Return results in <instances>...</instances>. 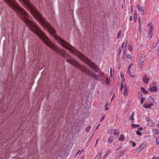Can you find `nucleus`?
<instances>
[{
    "mask_svg": "<svg viewBox=\"0 0 159 159\" xmlns=\"http://www.w3.org/2000/svg\"><path fill=\"white\" fill-rule=\"evenodd\" d=\"M152 132L155 134V135H157L159 134V129H152Z\"/></svg>",
    "mask_w": 159,
    "mask_h": 159,
    "instance_id": "nucleus-14",
    "label": "nucleus"
},
{
    "mask_svg": "<svg viewBox=\"0 0 159 159\" xmlns=\"http://www.w3.org/2000/svg\"><path fill=\"white\" fill-rule=\"evenodd\" d=\"M124 86L122 84V83L121 84V86H120V90L121 91L122 90V89L124 88Z\"/></svg>",
    "mask_w": 159,
    "mask_h": 159,
    "instance_id": "nucleus-40",
    "label": "nucleus"
},
{
    "mask_svg": "<svg viewBox=\"0 0 159 159\" xmlns=\"http://www.w3.org/2000/svg\"><path fill=\"white\" fill-rule=\"evenodd\" d=\"M113 98L111 99V100H112Z\"/></svg>",
    "mask_w": 159,
    "mask_h": 159,
    "instance_id": "nucleus-63",
    "label": "nucleus"
},
{
    "mask_svg": "<svg viewBox=\"0 0 159 159\" xmlns=\"http://www.w3.org/2000/svg\"><path fill=\"white\" fill-rule=\"evenodd\" d=\"M143 81L145 84H147L148 83V81L149 79L147 77L146 75H143Z\"/></svg>",
    "mask_w": 159,
    "mask_h": 159,
    "instance_id": "nucleus-8",
    "label": "nucleus"
},
{
    "mask_svg": "<svg viewBox=\"0 0 159 159\" xmlns=\"http://www.w3.org/2000/svg\"><path fill=\"white\" fill-rule=\"evenodd\" d=\"M130 75L131 76H132V77H134V76H134V75H131L130 74Z\"/></svg>",
    "mask_w": 159,
    "mask_h": 159,
    "instance_id": "nucleus-60",
    "label": "nucleus"
},
{
    "mask_svg": "<svg viewBox=\"0 0 159 159\" xmlns=\"http://www.w3.org/2000/svg\"><path fill=\"white\" fill-rule=\"evenodd\" d=\"M141 91L143 93H144L146 94L148 93V92L147 90H146L143 87L141 88Z\"/></svg>",
    "mask_w": 159,
    "mask_h": 159,
    "instance_id": "nucleus-18",
    "label": "nucleus"
},
{
    "mask_svg": "<svg viewBox=\"0 0 159 159\" xmlns=\"http://www.w3.org/2000/svg\"><path fill=\"white\" fill-rule=\"evenodd\" d=\"M40 39H42L44 43L52 49L57 52L59 55L63 57L66 59V61L67 62L76 67L79 70L82 65L75 61L71 59L70 55L66 53V51L64 49H59L52 43L49 38L47 37L45 34L40 30Z\"/></svg>",
    "mask_w": 159,
    "mask_h": 159,
    "instance_id": "nucleus-1",
    "label": "nucleus"
},
{
    "mask_svg": "<svg viewBox=\"0 0 159 159\" xmlns=\"http://www.w3.org/2000/svg\"><path fill=\"white\" fill-rule=\"evenodd\" d=\"M110 74L111 77H112V68H111L110 69Z\"/></svg>",
    "mask_w": 159,
    "mask_h": 159,
    "instance_id": "nucleus-48",
    "label": "nucleus"
},
{
    "mask_svg": "<svg viewBox=\"0 0 159 159\" xmlns=\"http://www.w3.org/2000/svg\"><path fill=\"white\" fill-rule=\"evenodd\" d=\"M148 100L150 103H152L154 102L153 97L152 96H149L148 98Z\"/></svg>",
    "mask_w": 159,
    "mask_h": 159,
    "instance_id": "nucleus-20",
    "label": "nucleus"
},
{
    "mask_svg": "<svg viewBox=\"0 0 159 159\" xmlns=\"http://www.w3.org/2000/svg\"><path fill=\"white\" fill-rule=\"evenodd\" d=\"M105 115H104L101 118V119H100V120L99 121V122L101 123V122H102V120H103V119H104L105 117Z\"/></svg>",
    "mask_w": 159,
    "mask_h": 159,
    "instance_id": "nucleus-35",
    "label": "nucleus"
},
{
    "mask_svg": "<svg viewBox=\"0 0 159 159\" xmlns=\"http://www.w3.org/2000/svg\"><path fill=\"white\" fill-rule=\"evenodd\" d=\"M130 21H132V16H131L130 17Z\"/></svg>",
    "mask_w": 159,
    "mask_h": 159,
    "instance_id": "nucleus-55",
    "label": "nucleus"
},
{
    "mask_svg": "<svg viewBox=\"0 0 159 159\" xmlns=\"http://www.w3.org/2000/svg\"><path fill=\"white\" fill-rule=\"evenodd\" d=\"M146 146L145 144H142L141 146V147L142 148H144Z\"/></svg>",
    "mask_w": 159,
    "mask_h": 159,
    "instance_id": "nucleus-41",
    "label": "nucleus"
},
{
    "mask_svg": "<svg viewBox=\"0 0 159 159\" xmlns=\"http://www.w3.org/2000/svg\"><path fill=\"white\" fill-rule=\"evenodd\" d=\"M133 63H131L129 66L127 70V73L129 75H130L131 74V72L129 71L130 70V68L133 66Z\"/></svg>",
    "mask_w": 159,
    "mask_h": 159,
    "instance_id": "nucleus-13",
    "label": "nucleus"
},
{
    "mask_svg": "<svg viewBox=\"0 0 159 159\" xmlns=\"http://www.w3.org/2000/svg\"><path fill=\"white\" fill-rule=\"evenodd\" d=\"M151 159H153V158Z\"/></svg>",
    "mask_w": 159,
    "mask_h": 159,
    "instance_id": "nucleus-64",
    "label": "nucleus"
},
{
    "mask_svg": "<svg viewBox=\"0 0 159 159\" xmlns=\"http://www.w3.org/2000/svg\"><path fill=\"white\" fill-rule=\"evenodd\" d=\"M56 39L58 43L60 44L66 49L72 51L82 60L88 64L90 68H92L95 72H98V71L99 69V67L97 66L94 63L92 62L88 58L84 56L74 47L58 37H56Z\"/></svg>",
    "mask_w": 159,
    "mask_h": 159,
    "instance_id": "nucleus-2",
    "label": "nucleus"
},
{
    "mask_svg": "<svg viewBox=\"0 0 159 159\" xmlns=\"http://www.w3.org/2000/svg\"><path fill=\"white\" fill-rule=\"evenodd\" d=\"M125 89L124 90V95L126 96L128 93V88L126 85H125Z\"/></svg>",
    "mask_w": 159,
    "mask_h": 159,
    "instance_id": "nucleus-11",
    "label": "nucleus"
},
{
    "mask_svg": "<svg viewBox=\"0 0 159 159\" xmlns=\"http://www.w3.org/2000/svg\"><path fill=\"white\" fill-rule=\"evenodd\" d=\"M108 103L107 102V103L105 106V111H107V110L109 108L108 107H107L108 106Z\"/></svg>",
    "mask_w": 159,
    "mask_h": 159,
    "instance_id": "nucleus-33",
    "label": "nucleus"
},
{
    "mask_svg": "<svg viewBox=\"0 0 159 159\" xmlns=\"http://www.w3.org/2000/svg\"><path fill=\"white\" fill-rule=\"evenodd\" d=\"M121 148V147H119L118 148H117L116 149V150L117 151L120 148Z\"/></svg>",
    "mask_w": 159,
    "mask_h": 159,
    "instance_id": "nucleus-57",
    "label": "nucleus"
},
{
    "mask_svg": "<svg viewBox=\"0 0 159 159\" xmlns=\"http://www.w3.org/2000/svg\"><path fill=\"white\" fill-rule=\"evenodd\" d=\"M138 94L139 98H141L142 97H143L141 91H139L138 92Z\"/></svg>",
    "mask_w": 159,
    "mask_h": 159,
    "instance_id": "nucleus-28",
    "label": "nucleus"
},
{
    "mask_svg": "<svg viewBox=\"0 0 159 159\" xmlns=\"http://www.w3.org/2000/svg\"><path fill=\"white\" fill-rule=\"evenodd\" d=\"M136 134L138 135H139L141 136L142 135V134L141 133V132L138 130H137L136 131Z\"/></svg>",
    "mask_w": 159,
    "mask_h": 159,
    "instance_id": "nucleus-36",
    "label": "nucleus"
},
{
    "mask_svg": "<svg viewBox=\"0 0 159 159\" xmlns=\"http://www.w3.org/2000/svg\"><path fill=\"white\" fill-rule=\"evenodd\" d=\"M40 25H42L43 27L47 29L48 31L51 34H54L55 33V31L52 27L51 25L45 19H43L40 15Z\"/></svg>",
    "mask_w": 159,
    "mask_h": 159,
    "instance_id": "nucleus-3",
    "label": "nucleus"
},
{
    "mask_svg": "<svg viewBox=\"0 0 159 159\" xmlns=\"http://www.w3.org/2000/svg\"><path fill=\"white\" fill-rule=\"evenodd\" d=\"M80 68V70L82 72H84L86 74L88 75L89 76L93 77L97 80H99V77L95 73L87 70L82 66H81Z\"/></svg>",
    "mask_w": 159,
    "mask_h": 159,
    "instance_id": "nucleus-4",
    "label": "nucleus"
},
{
    "mask_svg": "<svg viewBox=\"0 0 159 159\" xmlns=\"http://www.w3.org/2000/svg\"><path fill=\"white\" fill-rule=\"evenodd\" d=\"M143 107L147 109L149 108L150 109V106L148 103H144L143 105Z\"/></svg>",
    "mask_w": 159,
    "mask_h": 159,
    "instance_id": "nucleus-19",
    "label": "nucleus"
},
{
    "mask_svg": "<svg viewBox=\"0 0 159 159\" xmlns=\"http://www.w3.org/2000/svg\"><path fill=\"white\" fill-rule=\"evenodd\" d=\"M146 56L143 54L141 55L139 60V65L140 68H142L143 66V63L146 60Z\"/></svg>",
    "mask_w": 159,
    "mask_h": 159,
    "instance_id": "nucleus-5",
    "label": "nucleus"
},
{
    "mask_svg": "<svg viewBox=\"0 0 159 159\" xmlns=\"http://www.w3.org/2000/svg\"><path fill=\"white\" fill-rule=\"evenodd\" d=\"M143 148H142L141 147H139L138 149V150L139 151V152H140Z\"/></svg>",
    "mask_w": 159,
    "mask_h": 159,
    "instance_id": "nucleus-43",
    "label": "nucleus"
},
{
    "mask_svg": "<svg viewBox=\"0 0 159 159\" xmlns=\"http://www.w3.org/2000/svg\"><path fill=\"white\" fill-rule=\"evenodd\" d=\"M114 138L113 136H111L108 139V142L110 143H111L113 142V140L114 139Z\"/></svg>",
    "mask_w": 159,
    "mask_h": 159,
    "instance_id": "nucleus-17",
    "label": "nucleus"
},
{
    "mask_svg": "<svg viewBox=\"0 0 159 159\" xmlns=\"http://www.w3.org/2000/svg\"><path fill=\"white\" fill-rule=\"evenodd\" d=\"M99 125H98V126H97V127H96V128L95 130H96V129H98V126H99Z\"/></svg>",
    "mask_w": 159,
    "mask_h": 159,
    "instance_id": "nucleus-54",
    "label": "nucleus"
},
{
    "mask_svg": "<svg viewBox=\"0 0 159 159\" xmlns=\"http://www.w3.org/2000/svg\"><path fill=\"white\" fill-rule=\"evenodd\" d=\"M151 23H149V24H148V27H149V26H151L152 25H151Z\"/></svg>",
    "mask_w": 159,
    "mask_h": 159,
    "instance_id": "nucleus-52",
    "label": "nucleus"
},
{
    "mask_svg": "<svg viewBox=\"0 0 159 159\" xmlns=\"http://www.w3.org/2000/svg\"><path fill=\"white\" fill-rule=\"evenodd\" d=\"M145 120L148 122L150 120H151V119L149 117H147L145 118Z\"/></svg>",
    "mask_w": 159,
    "mask_h": 159,
    "instance_id": "nucleus-38",
    "label": "nucleus"
},
{
    "mask_svg": "<svg viewBox=\"0 0 159 159\" xmlns=\"http://www.w3.org/2000/svg\"><path fill=\"white\" fill-rule=\"evenodd\" d=\"M34 18H35L37 20H38L39 21V16L37 12L36 13V15L35 16H34Z\"/></svg>",
    "mask_w": 159,
    "mask_h": 159,
    "instance_id": "nucleus-21",
    "label": "nucleus"
},
{
    "mask_svg": "<svg viewBox=\"0 0 159 159\" xmlns=\"http://www.w3.org/2000/svg\"><path fill=\"white\" fill-rule=\"evenodd\" d=\"M126 57L128 59L131 60L132 59L131 55L129 54H126Z\"/></svg>",
    "mask_w": 159,
    "mask_h": 159,
    "instance_id": "nucleus-25",
    "label": "nucleus"
},
{
    "mask_svg": "<svg viewBox=\"0 0 159 159\" xmlns=\"http://www.w3.org/2000/svg\"><path fill=\"white\" fill-rule=\"evenodd\" d=\"M106 80V84H108L109 83V79L107 78V76L106 77V78H104Z\"/></svg>",
    "mask_w": 159,
    "mask_h": 159,
    "instance_id": "nucleus-34",
    "label": "nucleus"
},
{
    "mask_svg": "<svg viewBox=\"0 0 159 159\" xmlns=\"http://www.w3.org/2000/svg\"><path fill=\"white\" fill-rule=\"evenodd\" d=\"M120 76H121V78L122 79V81H125L124 76L122 73H120Z\"/></svg>",
    "mask_w": 159,
    "mask_h": 159,
    "instance_id": "nucleus-24",
    "label": "nucleus"
},
{
    "mask_svg": "<svg viewBox=\"0 0 159 159\" xmlns=\"http://www.w3.org/2000/svg\"><path fill=\"white\" fill-rule=\"evenodd\" d=\"M101 152H99L98 155L94 159H99L101 156Z\"/></svg>",
    "mask_w": 159,
    "mask_h": 159,
    "instance_id": "nucleus-27",
    "label": "nucleus"
},
{
    "mask_svg": "<svg viewBox=\"0 0 159 159\" xmlns=\"http://www.w3.org/2000/svg\"><path fill=\"white\" fill-rule=\"evenodd\" d=\"M124 43H122V46H121V48H123V45H124Z\"/></svg>",
    "mask_w": 159,
    "mask_h": 159,
    "instance_id": "nucleus-56",
    "label": "nucleus"
},
{
    "mask_svg": "<svg viewBox=\"0 0 159 159\" xmlns=\"http://www.w3.org/2000/svg\"><path fill=\"white\" fill-rule=\"evenodd\" d=\"M145 98L144 97H142L141 98V102L142 105L143 104V102L145 100Z\"/></svg>",
    "mask_w": 159,
    "mask_h": 159,
    "instance_id": "nucleus-29",
    "label": "nucleus"
},
{
    "mask_svg": "<svg viewBox=\"0 0 159 159\" xmlns=\"http://www.w3.org/2000/svg\"><path fill=\"white\" fill-rule=\"evenodd\" d=\"M157 126L158 128H159V123H158L157 125Z\"/></svg>",
    "mask_w": 159,
    "mask_h": 159,
    "instance_id": "nucleus-59",
    "label": "nucleus"
},
{
    "mask_svg": "<svg viewBox=\"0 0 159 159\" xmlns=\"http://www.w3.org/2000/svg\"><path fill=\"white\" fill-rule=\"evenodd\" d=\"M124 135L123 134H121L119 137L118 140L120 141H122L124 140Z\"/></svg>",
    "mask_w": 159,
    "mask_h": 159,
    "instance_id": "nucleus-16",
    "label": "nucleus"
},
{
    "mask_svg": "<svg viewBox=\"0 0 159 159\" xmlns=\"http://www.w3.org/2000/svg\"><path fill=\"white\" fill-rule=\"evenodd\" d=\"M120 34H121L120 32L118 33L117 34V39H118L119 38V37L120 35Z\"/></svg>",
    "mask_w": 159,
    "mask_h": 159,
    "instance_id": "nucleus-42",
    "label": "nucleus"
},
{
    "mask_svg": "<svg viewBox=\"0 0 159 159\" xmlns=\"http://www.w3.org/2000/svg\"><path fill=\"white\" fill-rule=\"evenodd\" d=\"M156 159H159V157H157L156 158Z\"/></svg>",
    "mask_w": 159,
    "mask_h": 159,
    "instance_id": "nucleus-58",
    "label": "nucleus"
},
{
    "mask_svg": "<svg viewBox=\"0 0 159 159\" xmlns=\"http://www.w3.org/2000/svg\"><path fill=\"white\" fill-rule=\"evenodd\" d=\"M140 20V18H139V30H140V27H141V23H140V21H139Z\"/></svg>",
    "mask_w": 159,
    "mask_h": 159,
    "instance_id": "nucleus-45",
    "label": "nucleus"
},
{
    "mask_svg": "<svg viewBox=\"0 0 159 159\" xmlns=\"http://www.w3.org/2000/svg\"><path fill=\"white\" fill-rule=\"evenodd\" d=\"M148 123V125L150 127L153 126L155 124V123L152 120H150Z\"/></svg>",
    "mask_w": 159,
    "mask_h": 159,
    "instance_id": "nucleus-10",
    "label": "nucleus"
},
{
    "mask_svg": "<svg viewBox=\"0 0 159 159\" xmlns=\"http://www.w3.org/2000/svg\"><path fill=\"white\" fill-rule=\"evenodd\" d=\"M136 7L139 11H141L142 10L143 8V7H142V8H141L139 4H137L136 5Z\"/></svg>",
    "mask_w": 159,
    "mask_h": 159,
    "instance_id": "nucleus-22",
    "label": "nucleus"
},
{
    "mask_svg": "<svg viewBox=\"0 0 159 159\" xmlns=\"http://www.w3.org/2000/svg\"><path fill=\"white\" fill-rule=\"evenodd\" d=\"M108 132L109 133H111L114 134L115 135H117L118 136L120 134V132L119 130L117 132L116 131V130L113 129H110L108 130Z\"/></svg>",
    "mask_w": 159,
    "mask_h": 159,
    "instance_id": "nucleus-7",
    "label": "nucleus"
},
{
    "mask_svg": "<svg viewBox=\"0 0 159 159\" xmlns=\"http://www.w3.org/2000/svg\"><path fill=\"white\" fill-rule=\"evenodd\" d=\"M134 17L135 22H136V21L137 20V17L136 14H135V13H134Z\"/></svg>",
    "mask_w": 159,
    "mask_h": 159,
    "instance_id": "nucleus-31",
    "label": "nucleus"
},
{
    "mask_svg": "<svg viewBox=\"0 0 159 159\" xmlns=\"http://www.w3.org/2000/svg\"><path fill=\"white\" fill-rule=\"evenodd\" d=\"M127 41H126V43H125V45H127Z\"/></svg>",
    "mask_w": 159,
    "mask_h": 159,
    "instance_id": "nucleus-61",
    "label": "nucleus"
},
{
    "mask_svg": "<svg viewBox=\"0 0 159 159\" xmlns=\"http://www.w3.org/2000/svg\"><path fill=\"white\" fill-rule=\"evenodd\" d=\"M157 88L156 86H154L151 87L150 88V91L151 92H155L157 91Z\"/></svg>",
    "mask_w": 159,
    "mask_h": 159,
    "instance_id": "nucleus-12",
    "label": "nucleus"
},
{
    "mask_svg": "<svg viewBox=\"0 0 159 159\" xmlns=\"http://www.w3.org/2000/svg\"><path fill=\"white\" fill-rule=\"evenodd\" d=\"M143 128L140 127L138 129L139 130L141 131L143 130Z\"/></svg>",
    "mask_w": 159,
    "mask_h": 159,
    "instance_id": "nucleus-50",
    "label": "nucleus"
},
{
    "mask_svg": "<svg viewBox=\"0 0 159 159\" xmlns=\"http://www.w3.org/2000/svg\"><path fill=\"white\" fill-rule=\"evenodd\" d=\"M28 8L31 9L33 7V6L28 0H22Z\"/></svg>",
    "mask_w": 159,
    "mask_h": 159,
    "instance_id": "nucleus-6",
    "label": "nucleus"
},
{
    "mask_svg": "<svg viewBox=\"0 0 159 159\" xmlns=\"http://www.w3.org/2000/svg\"><path fill=\"white\" fill-rule=\"evenodd\" d=\"M125 151L124 152H121L120 153V155L121 156L122 155L124 154L125 153Z\"/></svg>",
    "mask_w": 159,
    "mask_h": 159,
    "instance_id": "nucleus-44",
    "label": "nucleus"
},
{
    "mask_svg": "<svg viewBox=\"0 0 159 159\" xmlns=\"http://www.w3.org/2000/svg\"><path fill=\"white\" fill-rule=\"evenodd\" d=\"M91 128V127L89 126L86 128L85 130L87 132H89Z\"/></svg>",
    "mask_w": 159,
    "mask_h": 159,
    "instance_id": "nucleus-30",
    "label": "nucleus"
},
{
    "mask_svg": "<svg viewBox=\"0 0 159 159\" xmlns=\"http://www.w3.org/2000/svg\"><path fill=\"white\" fill-rule=\"evenodd\" d=\"M39 50V47L38 48Z\"/></svg>",
    "mask_w": 159,
    "mask_h": 159,
    "instance_id": "nucleus-62",
    "label": "nucleus"
},
{
    "mask_svg": "<svg viewBox=\"0 0 159 159\" xmlns=\"http://www.w3.org/2000/svg\"><path fill=\"white\" fill-rule=\"evenodd\" d=\"M149 106H150V109L151 108V106H152L153 105V104H152V103H150V104H149Z\"/></svg>",
    "mask_w": 159,
    "mask_h": 159,
    "instance_id": "nucleus-51",
    "label": "nucleus"
},
{
    "mask_svg": "<svg viewBox=\"0 0 159 159\" xmlns=\"http://www.w3.org/2000/svg\"><path fill=\"white\" fill-rule=\"evenodd\" d=\"M131 143H132V146L133 147H134L135 146H136V143H135L134 142H133V141H131Z\"/></svg>",
    "mask_w": 159,
    "mask_h": 159,
    "instance_id": "nucleus-39",
    "label": "nucleus"
},
{
    "mask_svg": "<svg viewBox=\"0 0 159 159\" xmlns=\"http://www.w3.org/2000/svg\"><path fill=\"white\" fill-rule=\"evenodd\" d=\"M156 144L157 145L159 144V137H158L156 141Z\"/></svg>",
    "mask_w": 159,
    "mask_h": 159,
    "instance_id": "nucleus-32",
    "label": "nucleus"
},
{
    "mask_svg": "<svg viewBox=\"0 0 159 159\" xmlns=\"http://www.w3.org/2000/svg\"><path fill=\"white\" fill-rule=\"evenodd\" d=\"M142 11L141 12V13L143 15H144L145 13H144V10L143 9H142Z\"/></svg>",
    "mask_w": 159,
    "mask_h": 159,
    "instance_id": "nucleus-49",
    "label": "nucleus"
},
{
    "mask_svg": "<svg viewBox=\"0 0 159 159\" xmlns=\"http://www.w3.org/2000/svg\"><path fill=\"white\" fill-rule=\"evenodd\" d=\"M83 149L81 151H80V150H79L78 152H77V154H76V155H77L79 153H80V154L82 152L83 150Z\"/></svg>",
    "mask_w": 159,
    "mask_h": 159,
    "instance_id": "nucleus-47",
    "label": "nucleus"
},
{
    "mask_svg": "<svg viewBox=\"0 0 159 159\" xmlns=\"http://www.w3.org/2000/svg\"><path fill=\"white\" fill-rule=\"evenodd\" d=\"M128 48L129 50L131 51L132 50V47L131 45H128Z\"/></svg>",
    "mask_w": 159,
    "mask_h": 159,
    "instance_id": "nucleus-37",
    "label": "nucleus"
},
{
    "mask_svg": "<svg viewBox=\"0 0 159 159\" xmlns=\"http://www.w3.org/2000/svg\"><path fill=\"white\" fill-rule=\"evenodd\" d=\"M107 153L105 155H104V156L103 157V158H104L105 157V156L107 155Z\"/></svg>",
    "mask_w": 159,
    "mask_h": 159,
    "instance_id": "nucleus-53",
    "label": "nucleus"
},
{
    "mask_svg": "<svg viewBox=\"0 0 159 159\" xmlns=\"http://www.w3.org/2000/svg\"><path fill=\"white\" fill-rule=\"evenodd\" d=\"M99 75L101 77H102L103 78H106L107 75L104 74L103 72H100Z\"/></svg>",
    "mask_w": 159,
    "mask_h": 159,
    "instance_id": "nucleus-15",
    "label": "nucleus"
},
{
    "mask_svg": "<svg viewBox=\"0 0 159 159\" xmlns=\"http://www.w3.org/2000/svg\"><path fill=\"white\" fill-rule=\"evenodd\" d=\"M126 49H125L124 48L123 49V54H125L126 53Z\"/></svg>",
    "mask_w": 159,
    "mask_h": 159,
    "instance_id": "nucleus-46",
    "label": "nucleus"
},
{
    "mask_svg": "<svg viewBox=\"0 0 159 159\" xmlns=\"http://www.w3.org/2000/svg\"><path fill=\"white\" fill-rule=\"evenodd\" d=\"M139 125L138 124L136 125V124H134L132 125V127L133 128H137V127H139Z\"/></svg>",
    "mask_w": 159,
    "mask_h": 159,
    "instance_id": "nucleus-26",
    "label": "nucleus"
},
{
    "mask_svg": "<svg viewBox=\"0 0 159 159\" xmlns=\"http://www.w3.org/2000/svg\"><path fill=\"white\" fill-rule=\"evenodd\" d=\"M134 112H133L132 114L131 115V117L130 118V120L132 121H133L134 120V118L133 117V116L134 115Z\"/></svg>",
    "mask_w": 159,
    "mask_h": 159,
    "instance_id": "nucleus-23",
    "label": "nucleus"
},
{
    "mask_svg": "<svg viewBox=\"0 0 159 159\" xmlns=\"http://www.w3.org/2000/svg\"><path fill=\"white\" fill-rule=\"evenodd\" d=\"M149 30V31L148 34V37L150 39H151L152 37V26H151Z\"/></svg>",
    "mask_w": 159,
    "mask_h": 159,
    "instance_id": "nucleus-9",
    "label": "nucleus"
}]
</instances>
